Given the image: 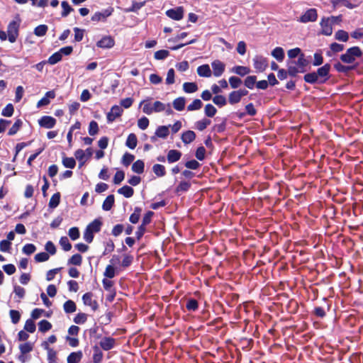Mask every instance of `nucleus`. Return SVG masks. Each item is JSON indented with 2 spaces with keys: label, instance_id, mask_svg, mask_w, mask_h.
Returning a JSON list of instances; mask_svg holds the SVG:
<instances>
[{
  "label": "nucleus",
  "instance_id": "nucleus-1",
  "mask_svg": "<svg viewBox=\"0 0 363 363\" xmlns=\"http://www.w3.org/2000/svg\"><path fill=\"white\" fill-rule=\"evenodd\" d=\"M331 65L326 63L320 67H318L316 71L306 73L303 76L305 82L310 84H323L326 83L330 78V74Z\"/></svg>",
  "mask_w": 363,
  "mask_h": 363
},
{
  "label": "nucleus",
  "instance_id": "nucleus-2",
  "mask_svg": "<svg viewBox=\"0 0 363 363\" xmlns=\"http://www.w3.org/2000/svg\"><path fill=\"white\" fill-rule=\"evenodd\" d=\"M363 52L358 46H353L346 50L345 52L340 55V60L345 64H354L357 58L362 57Z\"/></svg>",
  "mask_w": 363,
  "mask_h": 363
},
{
  "label": "nucleus",
  "instance_id": "nucleus-3",
  "mask_svg": "<svg viewBox=\"0 0 363 363\" xmlns=\"http://www.w3.org/2000/svg\"><path fill=\"white\" fill-rule=\"evenodd\" d=\"M15 18L16 20L11 21L7 26L8 40L11 43L16 41L19 34L20 23L21 22V19L18 14L16 16Z\"/></svg>",
  "mask_w": 363,
  "mask_h": 363
},
{
  "label": "nucleus",
  "instance_id": "nucleus-4",
  "mask_svg": "<svg viewBox=\"0 0 363 363\" xmlns=\"http://www.w3.org/2000/svg\"><path fill=\"white\" fill-rule=\"evenodd\" d=\"M359 66V62H356L354 64H347V65H345L341 63V62L337 61L333 65L334 69L339 73L347 74L348 72L356 70L357 67Z\"/></svg>",
  "mask_w": 363,
  "mask_h": 363
},
{
  "label": "nucleus",
  "instance_id": "nucleus-5",
  "mask_svg": "<svg viewBox=\"0 0 363 363\" xmlns=\"http://www.w3.org/2000/svg\"><path fill=\"white\" fill-rule=\"evenodd\" d=\"M253 65L257 72H262L267 67V60L265 57L261 55H256L253 58Z\"/></svg>",
  "mask_w": 363,
  "mask_h": 363
},
{
  "label": "nucleus",
  "instance_id": "nucleus-6",
  "mask_svg": "<svg viewBox=\"0 0 363 363\" xmlns=\"http://www.w3.org/2000/svg\"><path fill=\"white\" fill-rule=\"evenodd\" d=\"M318 18L317 10L315 9H308L301 17L300 22L308 23L315 22Z\"/></svg>",
  "mask_w": 363,
  "mask_h": 363
},
{
  "label": "nucleus",
  "instance_id": "nucleus-7",
  "mask_svg": "<svg viewBox=\"0 0 363 363\" xmlns=\"http://www.w3.org/2000/svg\"><path fill=\"white\" fill-rule=\"evenodd\" d=\"M113 11V9L112 7H109L106 9L102 10L101 11H97L91 16V21H105L107 17L112 14Z\"/></svg>",
  "mask_w": 363,
  "mask_h": 363
},
{
  "label": "nucleus",
  "instance_id": "nucleus-8",
  "mask_svg": "<svg viewBox=\"0 0 363 363\" xmlns=\"http://www.w3.org/2000/svg\"><path fill=\"white\" fill-rule=\"evenodd\" d=\"M121 106L114 105L111 107V111L107 113L106 118L108 123L113 122L116 118L120 117L123 113Z\"/></svg>",
  "mask_w": 363,
  "mask_h": 363
},
{
  "label": "nucleus",
  "instance_id": "nucleus-9",
  "mask_svg": "<svg viewBox=\"0 0 363 363\" xmlns=\"http://www.w3.org/2000/svg\"><path fill=\"white\" fill-rule=\"evenodd\" d=\"M320 25L321 26V34L329 36L331 35L333 33V24L330 21L329 18L323 17L321 19V21L320 23Z\"/></svg>",
  "mask_w": 363,
  "mask_h": 363
},
{
  "label": "nucleus",
  "instance_id": "nucleus-10",
  "mask_svg": "<svg viewBox=\"0 0 363 363\" xmlns=\"http://www.w3.org/2000/svg\"><path fill=\"white\" fill-rule=\"evenodd\" d=\"M213 75L216 77H220L225 69V65L219 60H216L211 62Z\"/></svg>",
  "mask_w": 363,
  "mask_h": 363
},
{
  "label": "nucleus",
  "instance_id": "nucleus-11",
  "mask_svg": "<svg viewBox=\"0 0 363 363\" xmlns=\"http://www.w3.org/2000/svg\"><path fill=\"white\" fill-rule=\"evenodd\" d=\"M38 124L45 128H52L56 124V119L50 116H43L38 120Z\"/></svg>",
  "mask_w": 363,
  "mask_h": 363
},
{
  "label": "nucleus",
  "instance_id": "nucleus-12",
  "mask_svg": "<svg viewBox=\"0 0 363 363\" xmlns=\"http://www.w3.org/2000/svg\"><path fill=\"white\" fill-rule=\"evenodd\" d=\"M166 15L173 20L179 21L184 16V9L182 6H179L176 9H169L166 11Z\"/></svg>",
  "mask_w": 363,
  "mask_h": 363
},
{
  "label": "nucleus",
  "instance_id": "nucleus-13",
  "mask_svg": "<svg viewBox=\"0 0 363 363\" xmlns=\"http://www.w3.org/2000/svg\"><path fill=\"white\" fill-rule=\"evenodd\" d=\"M116 340L111 337H104L99 342V347L105 351H108L114 348Z\"/></svg>",
  "mask_w": 363,
  "mask_h": 363
},
{
  "label": "nucleus",
  "instance_id": "nucleus-14",
  "mask_svg": "<svg viewBox=\"0 0 363 363\" xmlns=\"http://www.w3.org/2000/svg\"><path fill=\"white\" fill-rule=\"evenodd\" d=\"M114 39L110 35L104 36L96 43V46L101 48L109 49L114 46Z\"/></svg>",
  "mask_w": 363,
  "mask_h": 363
},
{
  "label": "nucleus",
  "instance_id": "nucleus-15",
  "mask_svg": "<svg viewBox=\"0 0 363 363\" xmlns=\"http://www.w3.org/2000/svg\"><path fill=\"white\" fill-rule=\"evenodd\" d=\"M93 294L87 292L82 296V301L84 305L91 307L93 311H96L99 308V304L96 300H92Z\"/></svg>",
  "mask_w": 363,
  "mask_h": 363
},
{
  "label": "nucleus",
  "instance_id": "nucleus-16",
  "mask_svg": "<svg viewBox=\"0 0 363 363\" xmlns=\"http://www.w3.org/2000/svg\"><path fill=\"white\" fill-rule=\"evenodd\" d=\"M191 186V184L189 181L182 180L174 189L175 194L181 195L182 193L188 191Z\"/></svg>",
  "mask_w": 363,
  "mask_h": 363
},
{
  "label": "nucleus",
  "instance_id": "nucleus-17",
  "mask_svg": "<svg viewBox=\"0 0 363 363\" xmlns=\"http://www.w3.org/2000/svg\"><path fill=\"white\" fill-rule=\"evenodd\" d=\"M182 154L177 150H170L167 155V160L169 163H174L179 161Z\"/></svg>",
  "mask_w": 363,
  "mask_h": 363
},
{
  "label": "nucleus",
  "instance_id": "nucleus-18",
  "mask_svg": "<svg viewBox=\"0 0 363 363\" xmlns=\"http://www.w3.org/2000/svg\"><path fill=\"white\" fill-rule=\"evenodd\" d=\"M103 223L101 218H96L92 222L88 224L86 227V229H89L90 231L94 233H99L101 230Z\"/></svg>",
  "mask_w": 363,
  "mask_h": 363
},
{
  "label": "nucleus",
  "instance_id": "nucleus-19",
  "mask_svg": "<svg viewBox=\"0 0 363 363\" xmlns=\"http://www.w3.org/2000/svg\"><path fill=\"white\" fill-rule=\"evenodd\" d=\"M230 72L233 73H235L240 77H244V76L248 74L251 72V70L247 67L237 65V66L233 67L231 69Z\"/></svg>",
  "mask_w": 363,
  "mask_h": 363
},
{
  "label": "nucleus",
  "instance_id": "nucleus-20",
  "mask_svg": "<svg viewBox=\"0 0 363 363\" xmlns=\"http://www.w3.org/2000/svg\"><path fill=\"white\" fill-rule=\"evenodd\" d=\"M181 139L184 144H189L196 139V133L193 130H186L182 133Z\"/></svg>",
  "mask_w": 363,
  "mask_h": 363
},
{
  "label": "nucleus",
  "instance_id": "nucleus-21",
  "mask_svg": "<svg viewBox=\"0 0 363 363\" xmlns=\"http://www.w3.org/2000/svg\"><path fill=\"white\" fill-rule=\"evenodd\" d=\"M83 354L81 350L71 352L67 357V363H79L82 359Z\"/></svg>",
  "mask_w": 363,
  "mask_h": 363
},
{
  "label": "nucleus",
  "instance_id": "nucleus-22",
  "mask_svg": "<svg viewBox=\"0 0 363 363\" xmlns=\"http://www.w3.org/2000/svg\"><path fill=\"white\" fill-rule=\"evenodd\" d=\"M93 351H94L93 357H92L93 362L94 363H101L103 357H104V354H103L101 348L97 345H95L93 347Z\"/></svg>",
  "mask_w": 363,
  "mask_h": 363
},
{
  "label": "nucleus",
  "instance_id": "nucleus-23",
  "mask_svg": "<svg viewBox=\"0 0 363 363\" xmlns=\"http://www.w3.org/2000/svg\"><path fill=\"white\" fill-rule=\"evenodd\" d=\"M131 169L138 174H143L145 169V162L142 160H136L133 163Z\"/></svg>",
  "mask_w": 363,
  "mask_h": 363
},
{
  "label": "nucleus",
  "instance_id": "nucleus-24",
  "mask_svg": "<svg viewBox=\"0 0 363 363\" xmlns=\"http://www.w3.org/2000/svg\"><path fill=\"white\" fill-rule=\"evenodd\" d=\"M170 126H171V125L159 126L155 130V134L157 135V136H158L160 138H163V139L167 138L169 134V128Z\"/></svg>",
  "mask_w": 363,
  "mask_h": 363
},
{
  "label": "nucleus",
  "instance_id": "nucleus-25",
  "mask_svg": "<svg viewBox=\"0 0 363 363\" xmlns=\"http://www.w3.org/2000/svg\"><path fill=\"white\" fill-rule=\"evenodd\" d=\"M290 62H288V74L289 76L291 77H297L298 73H304L306 70V69H301L298 67H297L296 65H289Z\"/></svg>",
  "mask_w": 363,
  "mask_h": 363
},
{
  "label": "nucleus",
  "instance_id": "nucleus-26",
  "mask_svg": "<svg viewBox=\"0 0 363 363\" xmlns=\"http://www.w3.org/2000/svg\"><path fill=\"white\" fill-rule=\"evenodd\" d=\"M197 73L200 77H210L211 76V70L207 64L198 67Z\"/></svg>",
  "mask_w": 363,
  "mask_h": 363
},
{
  "label": "nucleus",
  "instance_id": "nucleus-27",
  "mask_svg": "<svg viewBox=\"0 0 363 363\" xmlns=\"http://www.w3.org/2000/svg\"><path fill=\"white\" fill-rule=\"evenodd\" d=\"M115 197L114 195L111 194L108 195L106 199L104 201L102 204V208L104 211H110L113 206L114 205Z\"/></svg>",
  "mask_w": 363,
  "mask_h": 363
},
{
  "label": "nucleus",
  "instance_id": "nucleus-28",
  "mask_svg": "<svg viewBox=\"0 0 363 363\" xmlns=\"http://www.w3.org/2000/svg\"><path fill=\"white\" fill-rule=\"evenodd\" d=\"M330 2L334 8L340 6H344L348 9H352L357 6L356 5L350 3L348 0H331Z\"/></svg>",
  "mask_w": 363,
  "mask_h": 363
},
{
  "label": "nucleus",
  "instance_id": "nucleus-29",
  "mask_svg": "<svg viewBox=\"0 0 363 363\" xmlns=\"http://www.w3.org/2000/svg\"><path fill=\"white\" fill-rule=\"evenodd\" d=\"M186 99L183 96L175 99L172 103L174 108L179 111H182L184 109Z\"/></svg>",
  "mask_w": 363,
  "mask_h": 363
},
{
  "label": "nucleus",
  "instance_id": "nucleus-30",
  "mask_svg": "<svg viewBox=\"0 0 363 363\" xmlns=\"http://www.w3.org/2000/svg\"><path fill=\"white\" fill-rule=\"evenodd\" d=\"M117 192L119 194L123 195L125 198H130L134 194V189L128 185H125L118 189Z\"/></svg>",
  "mask_w": 363,
  "mask_h": 363
},
{
  "label": "nucleus",
  "instance_id": "nucleus-31",
  "mask_svg": "<svg viewBox=\"0 0 363 363\" xmlns=\"http://www.w3.org/2000/svg\"><path fill=\"white\" fill-rule=\"evenodd\" d=\"M291 64L296 65L297 67H298L301 69H305L306 66L309 64V62L308 60L305 58V55L303 53L301 54L298 57V60L296 61H291Z\"/></svg>",
  "mask_w": 363,
  "mask_h": 363
},
{
  "label": "nucleus",
  "instance_id": "nucleus-32",
  "mask_svg": "<svg viewBox=\"0 0 363 363\" xmlns=\"http://www.w3.org/2000/svg\"><path fill=\"white\" fill-rule=\"evenodd\" d=\"M138 139L134 133H130L127 138L125 145L130 149H135L137 146Z\"/></svg>",
  "mask_w": 363,
  "mask_h": 363
},
{
  "label": "nucleus",
  "instance_id": "nucleus-33",
  "mask_svg": "<svg viewBox=\"0 0 363 363\" xmlns=\"http://www.w3.org/2000/svg\"><path fill=\"white\" fill-rule=\"evenodd\" d=\"M272 55L279 62L283 61L284 59V51L281 47L275 48L272 52Z\"/></svg>",
  "mask_w": 363,
  "mask_h": 363
},
{
  "label": "nucleus",
  "instance_id": "nucleus-34",
  "mask_svg": "<svg viewBox=\"0 0 363 363\" xmlns=\"http://www.w3.org/2000/svg\"><path fill=\"white\" fill-rule=\"evenodd\" d=\"M63 308L66 313H71L76 311L77 306L73 301L68 300L65 302L63 305Z\"/></svg>",
  "mask_w": 363,
  "mask_h": 363
},
{
  "label": "nucleus",
  "instance_id": "nucleus-35",
  "mask_svg": "<svg viewBox=\"0 0 363 363\" xmlns=\"http://www.w3.org/2000/svg\"><path fill=\"white\" fill-rule=\"evenodd\" d=\"M60 202V193L57 192L54 194L50 199L49 201V208H55L58 206Z\"/></svg>",
  "mask_w": 363,
  "mask_h": 363
},
{
  "label": "nucleus",
  "instance_id": "nucleus-36",
  "mask_svg": "<svg viewBox=\"0 0 363 363\" xmlns=\"http://www.w3.org/2000/svg\"><path fill=\"white\" fill-rule=\"evenodd\" d=\"M211 121L210 119L204 118H203L200 121H198L195 123V128L197 130L202 131L204 129H206L207 128V126L211 124Z\"/></svg>",
  "mask_w": 363,
  "mask_h": 363
},
{
  "label": "nucleus",
  "instance_id": "nucleus-37",
  "mask_svg": "<svg viewBox=\"0 0 363 363\" xmlns=\"http://www.w3.org/2000/svg\"><path fill=\"white\" fill-rule=\"evenodd\" d=\"M152 171L156 176L162 177L166 174L165 167L162 164H155L152 167Z\"/></svg>",
  "mask_w": 363,
  "mask_h": 363
},
{
  "label": "nucleus",
  "instance_id": "nucleus-38",
  "mask_svg": "<svg viewBox=\"0 0 363 363\" xmlns=\"http://www.w3.org/2000/svg\"><path fill=\"white\" fill-rule=\"evenodd\" d=\"M183 90L186 93H194L198 90V86L195 82H185L183 84Z\"/></svg>",
  "mask_w": 363,
  "mask_h": 363
},
{
  "label": "nucleus",
  "instance_id": "nucleus-39",
  "mask_svg": "<svg viewBox=\"0 0 363 363\" xmlns=\"http://www.w3.org/2000/svg\"><path fill=\"white\" fill-rule=\"evenodd\" d=\"M226 123L227 118H223L220 123L216 124L213 126L212 131L216 132L218 133H223L226 130Z\"/></svg>",
  "mask_w": 363,
  "mask_h": 363
},
{
  "label": "nucleus",
  "instance_id": "nucleus-40",
  "mask_svg": "<svg viewBox=\"0 0 363 363\" xmlns=\"http://www.w3.org/2000/svg\"><path fill=\"white\" fill-rule=\"evenodd\" d=\"M213 102L218 106L219 108H221L227 104V99L223 95H216L212 99Z\"/></svg>",
  "mask_w": 363,
  "mask_h": 363
},
{
  "label": "nucleus",
  "instance_id": "nucleus-41",
  "mask_svg": "<svg viewBox=\"0 0 363 363\" xmlns=\"http://www.w3.org/2000/svg\"><path fill=\"white\" fill-rule=\"evenodd\" d=\"M335 38L339 41L347 42L349 40V35L345 30H339L335 33Z\"/></svg>",
  "mask_w": 363,
  "mask_h": 363
},
{
  "label": "nucleus",
  "instance_id": "nucleus-42",
  "mask_svg": "<svg viewBox=\"0 0 363 363\" xmlns=\"http://www.w3.org/2000/svg\"><path fill=\"white\" fill-rule=\"evenodd\" d=\"M82 262V257L80 254H74L67 261V264L80 266Z\"/></svg>",
  "mask_w": 363,
  "mask_h": 363
},
{
  "label": "nucleus",
  "instance_id": "nucleus-43",
  "mask_svg": "<svg viewBox=\"0 0 363 363\" xmlns=\"http://www.w3.org/2000/svg\"><path fill=\"white\" fill-rule=\"evenodd\" d=\"M314 60L313 62V65L315 67L320 66L323 63V57L322 55V50H317L313 55Z\"/></svg>",
  "mask_w": 363,
  "mask_h": 363
},
{
  "label": "nucleus",
  "instance_id": "nucleus-44",
  "mask_svg": "<svg viewBox=\"0 0 363 363\" xmlns=\"http://www.w3.org/2000/svg\"><path fill=\"white\" fill-rule=\"evenodd\" d=\"M135 160V156L129 152H125L121 160V163L125 167H128Z\"/></svg>",
  "mask_w": 363,
  "mask_h": 363
},
{
  "label": "nucleus",
  "instance_id": "nucleus-45",
  "mask_svg": "<svg viewBox=\"0 0 363 363\" xmlns=\"http://www.w3.org/2000/svg\"><path fill=\"white\" fill-rule=\"evenodd\" d=\"M52 328V324L47 320H42L38 323V330L40 332L45 333Z\"/></svg>",
  "mask_w": 363,
  "mask_h": 363
},
{
  "label": "nucleus",
  "instance_id": "nucleus-46",
  "mask_svg": "<svg viewBox=\"0 0 363 363\" xmlns=\"http://www.w3.org/2000/svg\"><path fill=\"white\" fill-rule=\"evenodd\" d=\"M62 164L66 168L74 169L76 166V161L73 157H67L64 156L62 157Z\"/></svg>",
  "mask_w": 363,
  "mask_h": 363
},
{
  "label": "nucleus",
  "instance_id": "nucleus-47",
  "mask_svg": "<svg viewBox=\"0 0 363 363\" xmlns=\"http://www.w3.org/2000/svg\"><path fill=\"white\" fill-rule=\"evenodd\" d=\"M217 113V109L211 104H208L205 106L204 113L206 116L208 118L213 117Z\"/></svg>",
  "mask_w": 363,
  "mask_h": 363
},
{
  "label": "nucleus",
  "instance_id": "nucleus-48",
  "mask_svg": "<svg viewBox=\"0 0 363 363\" xmlns=\"http://www.w3.org/2000/svg\"><path fill=\"white\" fill-rule=\"evenodd\" d=\"M23 122L21 119H17L12 127L9 129L8 132L9 135H14L22 126Z\"/></svg>",
  "mask_w": 363,
  "mask_h": 363
},
{
  "label": "nucleus",
  "instance_id": "nucleus-49",
  "mask_svg": "<svg viewBox=\"0 0 363 363\" xmlns=\"http://www.w3.org/2000/svg\"><path fill=\"white\" fill-rule=\"evenodd\" d=\"M241 98L237 91L230 92L228 95V102L233 105L240 101Z\"/></svg>",
  "mask_w": 363,
  "mask_h": 363
},
{
  "label": "nucleus",
  "instance_id": "nucleus-50",
  "mask_svg": "<svg viewBox=\"0 0 363 363\" xmlns=\"http://www.w3.org/2000/svg\"><path fill=\"white\" fill-rule=\"evenodd\" d=\"M48 30V27L46 25L42 24L38 26L34 29V34L38 37L44 36Z\"/></svg>",
  "mask_w": 363,
  "mask_h": 363
},
{
  "label": "nucleus",
  "instance_id": "nucleus-51",
  "mask_svg": "<svg viewBox=\"0 0 363 363\" xmlns=\"http://www.w3.org/2000/svg\"><path fill=\"white\" fill-rule=\"evenodd\" d=\"M256 80H257L256 76H254V75L248 76L245 78V79L244 81V84L247 88H248L250 89H252L254 88L255 85L256 84Z\"/></svg>",
  "mask_w": 363,
  "mask_h": 363
},
{
  "label": "nucleus",
  "instance_id": "nucleus-52",
  "mask_svg": "<svg viewBox=\"0 0 363 363\" xmlns=\"http://www.w3.org/2000/svg\"><path fill=\"white\" fill-rule=\"evenodd\" d=\"M203 106V103L200 99H194L191 104L187 106L188 111L199 110Z\"/></svg>",
  "mask_w": 363,
  "mask_h": 363
},
{
  "label": "nucleus",
  "instance_id": "nucleus-53",
  "mask_svg": "<svg viewBox=\"0 0 363 363\" xmlns=\"http://www.w3.org/2000/svg\"><path fill=\"white\" fill-rule=\"evenodd\" d=\"M62 56L59 51L53 53L48 60V63L50 65H55L62 60Z\"/></svg>",
  "mask_w": 363,
  "mask_h": 363
},
{
  "label": "nucleus",
  "instance_id": "nucleus-54",
  "mask_svg": "<svg viewBox=\"0 0 363 363\" xmlns=\"http://www.w3.org/2000/svg\"><path fill=\"white\" fill-rule=\"evenodd\" d=\"M33 344L30 342H26L19 345V350L22 354H26L33 350Z\"/></svg>",
  "mask_w": 363,
  "mask_h": 363
},
{
  "label": "nucleus",
  "instance_id": "nucleus-55",
  "mask_svg": "<svg viewBox=\"0 0 363 363\" xmlns=\"http://www.w3.org/2000/svg\"><path fill=\"white\" fill-rule=\"evenodd\" d=\"M60 245L65 252L69 251L72 249V245L66 236L60 238Z\"/></svg>",
  "mask_w": 363,
  "mask_h": 363
},
{
  "label": "nucleus",
  "instance_id": "nucleus-56",
  "mask_svg": "<svg viewBox=\"0 0 363 363\" xmlns=\"http://www.w3.org/2000/svg\"><path fill=\"white\" fill-rule=\"evenodd\" d=\"M36 326L34 320L32 319H28L24 325V330L30 333H33L35 331Z\"/></svg>",
  "mask_w": 363,
  "mask_h": 363
},
{
  "label": "nucleus",
  "instance_id": "nucleus-57",
  "mask_svg": "<svg viewBox=\"0 0 363 363\" xmlns=\"http://www.w3.org/2000/svg\"><path fill=\"white\" fill-rule=\"evenodd\" d=\"M61 6L63 9L61 13L62 17H67L70 13V12L73 11V9L66 1H62Z\"/></svg>",
  "mask_w": 363,
  "mask_h": 363
},
{
  "label": "nucleus",
  "instance_id": "nucleus-58",
  "mask_svg": "<svg viewBox=\"0 0 363 363\" xmlns=\"http://www.w3.org/2000/svg\"><path fill=\"white\" fill-rule=\"evenodd\" d=\"M198 301L194 298H190L187 301L186 308L189 311H196L198 309Z\"/></svg>",
  "mask_w": 363,
  "mask_h": 363
},
{
  "label": "nucleus",
  "instance_id": "nucleus-59",
  "mask_svg": "<svg viewBox=\"0 0 363 363\" xmlns=\"http://www.w3.org/2000/svg\"><path fill=\"white\" fill-rule=\"evenodd\" d=\"M184 167L189 169L196 170L201 167V164L196 160H191L184 163Z\"/></svg>",
  "mask_w": 363,
  "mask_h": 363
},
{
  "label": "nucleus",
  "instance_id": "nucleus-60",
  "mask_svg": "<svg viewBox=\"0 0 363 363\" xmlns=\"http://www.w3.org/2000/svg\"><path fill=\"white\" fill-rule=\"evenodd\" d=\"M229 83L232 89H237L241 85L242 82L239 77L232 76L229 78Z\"/></svg>",
  "mask_w": 363,
  "mask_h": 363
},
{
  "label": "nucleus",
  "instance_id": "nucleus-61",
  "mask_svg": "<svg viewBox=\"0 0 363 363\" xmlns=\"http://www.w3.org/2000/svg\"><path fill=\"white\" fill-rule=\"evenodd\" d=\"M14 111L13 106L11 104H8L2 110L1 115L5 117L12 116Z\"/></svg>",
  "mask_w": 363,
  "mask_h": 363
},
{
  "label": "nucleus",
  "instance_id": "nucleus-62",
  "mask_svg": "<svg viewBox=\"0 0 363 363\" xmlns=\"http://www.w3.org/2000/svg\"><path fill=\"white\" fill-rule=\"evenodd\" d=\"M36 250V247L35 245L31 243L26 244L22 249L23 253L30 255L31 254L34 253Z\"/></svg>",
  "mask_w": 363,
  "mask_h": 363
},
{
  "label": "nucleus",
  "instance_id": "nucleus-63",
  "mask_svg": "<svg viewBox=\"0 0 363 363\" xmlns=\"http://www.w3.org/2000/svg\"><path fill=\"white\" fill-rule=\"evenodd\" d=\"M49 254L45 252L38 253L35 255L34 259L36 262H43L49 259Z\"/></svg>",
  "mask_w": 363,
  "mask_h": 363
},
{
  "label": "nucleus",
  "instance_id": "nucleus-64",
  "mask_svg": "<svg viewBox=\"0 0 363 363\" xmlns=\"http://www.w3.org/2000/svg\"><path fill=\"white\" fill-rule=\"evenodd\" d=\"M9 315L11 319V322L13 324H17L21 319V313L18 311L16 310H11L9 311Z\"/></svg>",
  "mask_w": 363,
  "mask_h": 363
}]
</instances>
